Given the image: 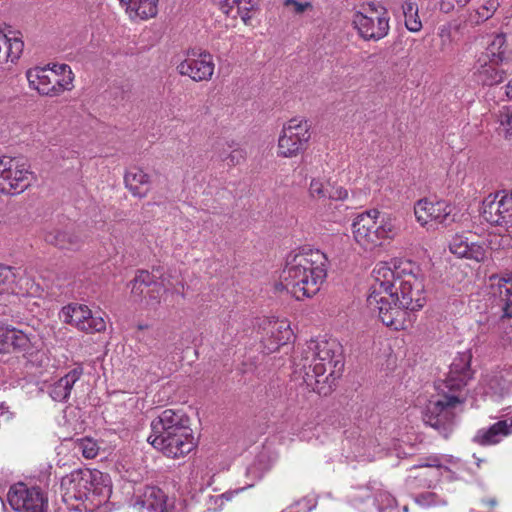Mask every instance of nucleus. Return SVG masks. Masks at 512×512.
Segmentation results:
<instances>
[{
    "instance_id": "obj_1",
    "label": "nucleus",
    "mask_w": 512,
    "mask_h": 512,
    "mask_svg": "<svg viewBox=\"0 0 512 512\" xmlns=\"http://www.w3.org/2000/svg\"><path fill=\"white\" fill-rule=\"evenodd\" d=\"M374 283L368 306L378 310L382 323L395 330L404 328L406 311H418L426 303L424 276L409 260L379 262L372 271Z\"/></svg>"
},
{
    "instance_id": "obj_2",
    "label": "nucleus",
    "mask_w": 512,
    "mask_h": 512,
    "mask_svg": "<svg viewBox=\"0 0 512 512\" xmlns=\"http://www.w3.org/2000/svg\"><path fill=\"white\" fill-rule=\"evenodd\" d=\"M471 360L472 354L469 350L457 354L450 365L447 378L443 381V395L431 399L424 410L425 424L437 430L444 438H448L453 430L455 407L465 400L460 393L472 378Z\"/></svg>"
},
{
    "instance_id": "obj_3",
    "label": "nucleus",
    "mask_w": 512,
    "mask_h": 512,
    "mask_svg": "<svg viewBox=\"0 0 512 512\" xmlns=\"http://www.w3.org/2000/svg\"><path fill=\"white\" fill-rule=\"evenodd\" d=\"M295 365L308 388L318 394H326L323 384L330 387L343 371L342 346L335 339L311 340Z\"/></svg>"
},
{
    "instance_id": "obj_4",
    "label": "nucleus",
    "mask_w": 512,
    "mask_h": 512,
    "mask_svg": "<svg viewBox=\"0 0 512 512\" xmlns=\"http://www.w3.org/2000/svg\"><path fill=\"white\" fill-rule=\"evenodd\" d=\"M328 259L320 250L303 248L288 254L281 279L297 300L316 295L327 277Z\"/></svg>"
},
{
    "instance_id": "obj_5",
    "label": "nucleus",
    "mask_w": 512,
    "mask_h": 512,
    "mask_svg": "<svg viewBox=\"0 0 512 512\" xmlns=\"http://www.w3.org/2000/svg\"><path fill=\"white\" fill-rule=\"evenodd\" d=\"M148 442L165 456L180 458L189 454L196 441L189 418L182 411L166 409L151 422Z\"/></svg>"
},
{
    "instance_id": "obj_6",
    "label": "nucleus",
    "mask_w": 512,
    "mask_h": 512,
    "mask_svg": "<svg viewBox=\"0 0 512 512\" xmlns=\"http://www.w3.org/2000/svg\"><path fill=\"white\" fill-rule=\"evenodd\" d=\"M355 241L365 250L372 251L387 239L397 234V228L390 218L380 216L377 209H372L356 216L352 223Z\"/></svg>"
},
{
    "instance_id": "obj_7",
    "label": "nucleus",
    "mask_w": 512,
    "mask_h": 512,
    "mask_svg": "<svg viewBox=\"0 0 512 512\" xmlns=\"http://www.w3.org/2000/svg\"><path fill=\"white\" fill-rule=\"evenodd\" d=\"M104 475L97 469H76L64 476L61 480V488L64 490L66 500L89 501L94 504L96 497L103 495L106 500L110 489L105 484ZM99 500L96 505L100 504Z\"/></svg>"
},
{
    "instance_id": "obj_8",
    "label": "nucleus",
    "mask_w": 512,
    "mask_h": 512,
    "mask_svg": "<svg viewBox=\"0 0 512 512\" xmlns=\"http://www.w3.org/2000/svg\"><path fill=\"white\" fill-rule=\"evenodd\" d=\"M26 78L41 96L57 97L73 88L74 74L67 64H53L28 69Z\"/></svg>"
},
{
    "instance_id": "obj_9",
    "label": "nucleus",
    "mask_w": 512,
    "mask_h": 512,
    "mask_svg": "<svg viewBox=\"0 0 512 512\" xmlns=\"http://www.w3.org/2000/svg\"><path fill=\"white\" fill-rule=\"evenodd\" d=\"M32 173L21 158L2 156L0 158V192L18 195L31 184Z\"/></svg>"
},
{
    "instance_id": "obj_10",
    "label": "nucleus",
    "mask_w": 512,
    "mask_h": 512,
    "mask_svg": "<svg viewBox=\"0 0 512 512\" xmlns=\"http://www.w3.org/2000/svg\"><path fill=\"white\" fill-rule=\"evenodd\" d=\"M310 125L305 119L293 118L282 130L278 140L279 155L286 158L296 156L306 148L311 137Z\"/></svg>"
},
{
    "instance_id": "obj_11",
    "label": "nucleus",
    "mask_w": 512,
    "mask_h": 512,
    "mask_svg": "<svg viewBox=\"0 0 512 512\" xmlns=\"http://www.w3.org/2000/svg\"><path fill=\"white\" fill-rule=\"evenodd\" d=\"M370 9L371 15L356 12L352 22L362 39L379 41L389 33V17L385 10L378 14L374 5H370Z\"/></svg>"
},
{
    "instance_id": "obj_12",
    "label": "nucleus",
    "mask_w": 512,
    "mask_h": 512,
    "mask_svg": "<svg viewBox=\"0 0 512 512\" xmlns=\"http://www.w3.org/2000/svg\"><path fill=\"white\" fill-rule=\"evenodd\" d=\"M7 497L16 512H44L47 503L40 488L28 487L22 482L12 485Z\"/></svg>"
},
{
    "instance_id": "obj_13",
    "label": "nucleus",
    "mask_w": 512,
    "mask_h": 512,
    "mask_svg": "<svg viewBox=\"0 0 512 512\" xmlns=\"http://www.w3.org/2000/svg\"><path fill=\"white\" fill-rule=\"evenodd\" d=\"M441 464L437 457H429L413 466L405 479V487L410 493H418L422 489H430L441 477Z\"/></svg>"
},
{
    "instance_id": "obj_14",
    "label": "nucleus",
    "mask_w": 512,
    "mask_h": 512,
    "mask_svg": "<svg viewBox=\"0 0 512 512\" xmlns=\"http://www.w3.org/2000/svg\"><path fill=\"white\" fill-rule=\"evenodd\" d=\"M482 216L489 224L512 234V190L509 193L498 192L494 200L485 201Z\"/></svg>"
},
{
    "instance_id": "obj_15",
    "label": "nucleus",
    "mask_w": 512,
    "mask_h": 512,
    "mask_svg": "<svg viewBox=\"0 0 512 512\" xmlns=\"http://www.w3.org/2000/svg\"><path fill=\"white\" fill-rule=\"evenodd\" d=\"M261 343L267 354L277 351L280 346L287 344L293 338V331L286 319L264 318L259 322Z\"/></svg>"
},
{
    "instance_id": "obj_16",
    "label": "nucleus",
    "mask_w": 512,
    "mask_h": 512,
    "mask_svg": "<svg viewBox=\"0 0 512 512\" xmlns=\"http://www.w3.org/2000/svg\"><path fill=\"white\" fill-rule=\"evenodd\" d=\"M215 69L213 56L206 51L188 52L186 58L177 65V71L182 76H188L193 81H208Z\"/></svg>"
},
{
    "instance_id": "obj_17",
    "label": "nucleus",
    "mask_w": 512,
    "mask_h": 512,
    "mask_svg": "<svg viewBox=\"0 0 512 512\" xmlns=\"http://www.w3.org/2000/svg\"><path fill=\"white\" fill-rule=\"evenodd\" d=\"M453 210L454 207L444 200L421 199L414 206L415 217L422 226L429 222L444 226L450 225L455 221V216L452 214Z\"/></svg>"
},
{
    "instance_id": "obj_18",
    "label": "nucleus",
    "mask_w": 512,
    "mask_h": 512,
    "mask_svg": "<svg viewBox=\"0 0 512 512\" xmlns=\"http://www.w3.org/2000/svg\"><path fill=\"white\" fill-rule=\"evenodd\" d=\"M166 493L157 486H145L135 494L133 506L138 512H166Z\"/></svg>"
},
{
    "instance_id": "obj_19",
    "label": "nucleus",
    "mask_w": 512,
    "mask_h": 512,
    "mask_svg": "<svg viewBox=\"0 0 512 512\" xmlns=\"http://www.w3.org/2000/svg\"><path fill=\"white\" fill-rule=\"evenodd\" d=\"M512 434V416L502 419L489 427L477 430L472 441L480 446H491L500 443L503 438Z\"/></svg>"
},
{
    "instance_id": "obj_20",
    "label": "nucleus",
    "mask_w": 512,
    "mask_h": 512,
    "mask_svg": "<svg viewBox=\"0 0 512 512\" xmlns=\"http://www.w3.org/2000/svg\"><path fill=\"white\" fill-rule=\"evenodd\" d=\"M34 283L26 276L17 277L11 267H6L0 272V295L11 294L27 296L31 294Z\"/></svg>"
},
{
    "instance_id": "obj_21",
    "label": "nucleus",
    "mask_w": 512,
    "mask_h": 512,
    "mask_svg": "<svg viewBox=\"0 0 512 512\" xmlns=\"http://www.w3.org/2000/svg\"><path fill=\"white\" fill-rule=\"evenodd\" d=\"M212 150L229 167L240 165L246 160V151L233 140L219 139L213 144Z\"/></svg>"
},
{
    "instance_id": "obj_22",
    "label": "nucleus",
    "mask_w": 512,
    "mask_h": 512,
    "mask_svg": "<svg viewBox=\"0 0 512 512\" xmlns=\"http://www.w3.org/2000/svg\"><path fill=\"white\" fill-rule=\"evenodd\" d=\"M451 253L460 258L475 260L476 262L484 261L486 258V248L475 242H469L467 238L461 235L453 237L449 245Z\"/></svg>"
},
{
    "instance_id": "obj_23",
    "label": "nucleus",
    "mask_w": 512,
    "mask_h": 512,
    "mask_svg": "<svg viewBox=\"0 0 512 512\" xmlns=\"http://www.w3.org/2000/svg\"><path fill=\"white\" fill-rule=\"evenodd\" d=\"M46 243L59 249L77 250L81 247L82 238L72 230L53 228L44 234Z\"/></svg>"
},
{
    "instance_id": "obj_24",
    "label": "nucleus",
    "mask_w": 512,
    "mask_h": 512,
    "mask_svg": "<svg viewBox=\"0 0 512 512\" xmlns=\"http://www.w3.org/2000/svg\"><path fill=\"white\" fill-rule=\"evenodd\" d=\"M501 64L482 61L481 58H478L474 73L476 81L483 86H493L501 83L505 78V71L499 68Z\"/></svg>"
},
{
    "instance_id": "obj_25",
    "label": "nucleus",
    "mask_w": 512,
    "mask_h": 512,
    "mask_svg": "<svg viewBox=\"0 0 512 512\" xmlns=\"http://www.w3.org/2000/svg\"><path fill=\"white\" fill-rule=\"evenodd\" d=\"M159 0H119L122 7L132 20H147L153 18L158 12Z\"/></svg>"
},
{
    "instance_id": "obj_26",
    "label": "nucleus",
    "mask_w": 512,
    "mask_h": 512,
    "mask_svg": "<svg viewBox=\"0 0 512 512\" xmlns=\"http://www.w3.org/2000/svg\"><path fill=\"white\" fill-rule=\"evenodd\" d=\"M83 369L77 367L55 382L49 389V395L54 401L64 402L71 393L74 384L80 379Z\"/></svg>"
},
{
    "instance_id": "obj_27",
    "label": "nucleus",
    "mask_w": 512,
    "mask_h": 512,
    "mask_svg": "<svg viewBox=\"0 0 512 512\" xmlns=\"http://www.w3.org/2000/svg\"><path fill=\"white\" fill-rule=\"evenodd\" d=\"M124 182L130 192L140 198L145 197L150 189L149 175L137 167L126 172Z\"/></svg>"
},
{
    "instance_id": "obj_28",
    "label": "nucleus",
    "mask_w": 512,
    "mask_h": 512,
    "mask_svg": "<svg viewBox=\"0 0 512 512\" xmlns=\"http://www.w3.org/2000/svg\"><path fill=\"white\" fill-rule=\"evenodd\" d=\"M131 293L136 298H142L149 291L150 287H154V290L163 292L164 286L162 283L156 280V277L147 270L137 271L135 277L130 282Z\"/></svg>"
},
{
    "instance_id": "obj_29",
    "label": "nucleus",
    "mask_w": 512,
    "mask_h": 512,
    "mask_svg": "<svg viewBox=\"0 0 512 512\" xmlns=\"http://www.w3.org/2000/svg\"><path fill=\"white\" fill-rule=\"evenodd\" d=\"M24 43L18 37H8L0 29V63L15 62L23 52Z\"/></svg>"
},
{
    "instance_id": "obj_30",
    "label": "nucleus",
    "mask_w": 512,
    "mask_h": 512,
    "mask_svg": "<svg viewBox=\"0 0 512 512\" xmlns=\"http://www.w3.org/2000/svg\"><path fill=\"white\" fill-rule=\"evenodd\" d=\"M90 315V309L86 305L71 303L64 306L60 313L59 318L66 324L75 326L81 331L82 325Z\"/></svg>"
},
{
    "instance_id": "obj_31",
    "label": "nucleus",
    "mask_w": 512,
    "mask_h": 512,
    "mask_svg": "<svg viewBox=\"0 0 512 512\" xmlns=\"http://www.w3.org/2000/svg\"><path fill=\"white\" fill-rule=\"evenodd\" d=\"M506 38L504 34H497L493 37L492 41L488 44L484 52L481 53L479 58L482 61H492L493 63H503L506 56Z\"/></svg>"
},
{
    "instance_id": "obj_32",
    "label": "nucleus",
    "mask_w": 512,
    "mask_h": 512,
    "mask_svg": "<svg viewBox=\"0 0 512 512\" xmlns=\"http://www.w3.org/2000/svg\"><path fill=\"white\" fill-rule=\"evenodd\" d=\"M494 292L503 306L504 316L512 317V279L499 278Z\"/></svg>"
},
{
    "instance_id": "obj_33",
    "label": "nucleus",
    "mask_w": 512,
    "mask_h": 512,
    "mask_svg": "<svg viewBox=\"0 0 512 512\" xmlns=\"http://www.w3.org/2000/svg\"><path fill=\"white\" fill-rule=\"evenodd\" d=\"M402 13L405 20V26L409 31L419 32L422 29L418 5L414 0H406L403 2Z\"/></svg>"
},
{
    "instance_id": "obj_34",
    "label": "nucleus",
    "mask_w": 512,
    "mask_h": 512,
    "mask_svg": "<svg viewBox=\"0 0 512 512\" xmlns=\"http://www.w3.org/2000/svg\"><path fill=\"white\" fill-rule=\"evenodd\" d=\"M29 343V338L23 331L7 326V330L4 336L3 349L13 347L15 349L22 350L28 347Z\"/></svg>"
},
{
    "instance_id": "obj_35",
    "label": "nucleus",
    "mask_w": 512,
    "mask_h": 512,
    "mask_svg": "<svg viewBox=\"0 0 512 512\" xmlns=\"http://www.w3.org/2000/svg\"><path fill=\"white\" fill-rule=\"evenodd\" d=\"M330 181L321 177L312 178L309 184V197L317 201H325L330 196Z\"/></svg>"
},
{
    "instance_id": "obj_36",
    "label": "nucleus",
    "mask_w": 512,
    "mask_h": 512,
    "mask_svg": "<svg viewBox=\"0 0 512 512\" xmlns=\"http://www.w3.org/2000/svg\"><path fill=\"white\" fill-rule=\"evenodd\" d=\"M415 503L423 508L445 506L447 499L434 491L416 492L413 494Z\"/></svg>"
},
{
    "instance_id": "obj_37",
    "label": "nucleus",
    "mask_w": 512,
    "mask_h": 512,
    "mask_svg": "<svg viewBox=\"0 0 512 512\" xmlns=\"http://www.w3.org/2000/svg\"><path fill=\"white\" fill-rule=\"evenodd\" d=\"M74 449L86 459H94L99 453V446L92 438H81L75 442Z\"/></svg>"
},
{
    "instance_id": "obj_38",
    "label": "nucleus",
    "mask_w": 512,
    "mask_h": 512,
    "mask_svg": "<svg viewBox=\"0 0 512 512\" xmlns=\"http://www.w3.org/2000/svg\"><path fill=\"white\" fill-rule=\"evenodd\" d=\"M499 131L507 139H512V108L503 106L497 114Z\"/></svg>"
},
{
    "instance_id": "obj_39",
    "label": "nucleus",
    "mask_w": 512,
    "mask_h": 512,
    "mask_svg": "<svg viewBox=\"0 0 512 512\" xmlns=\"http://www.w3.org/2000/svg\"><path fill=\"white\" fill-rule=\"evenodd\" d=\"M106 329V322L101 316L93 315L90 311L87 319H85L81 331L86 333L102 332Z\"/></svg>"
},
{
    "instance_id": "obj_40",
    "label": "nucleus",
    "mask_w": 512,
    "mask_h": 512,
    "mask_svg": "<svg viewBox=\"0 0 512 512\" xmlns=\"http://www.w3.org/2000/svg\"><path fill=\"white\" fill-rule=\"evenodd\" d=\"M375 503L379 512H392L396 506V499L386 491H380L375 496Z\"/></svg>"
},
{
    "instance_id": "obj_41",
    "label": "nucleus",
    "mask_w": 512,
    "mask_h": 512,
    "mask_svg": "<svg viewBox=\"0 0 512 512\" xmlns=\"http://www.w3.org/2000/svg\"><path fill=\"white\" fill-rule=\"evenodd\" d=\"M500 6L498 0H487L478 10L477 15L482 21H486L493 16Z\"/></svg>"
},
{
    "instance_id": "obj_42",
    "label": "nucleus",
    "mask_w": 512,
    "mask_h": 512,
    "mask_svg": "<svg viewBox=\"0 0 512 512\" xmlns=\"http://www.w3.org/2000/svg\"><path fill=\"white\" fill-rule=\"evenodd\" d=\"M284 5L285 6L292 5L294 7V12L296 14H301L304 11H306L307 9L312 8V4L310 2L301 3V2H298L297 0H285Z\"/></svg>"
},
{
    "instance_id": "obj_43",
    "label": "nucleus",
    "mask_w": 512,
    "mask_h": 512,
    "mask_svg": "<svg viewBox=\"0 0 512 512\" xmlns=\"http://www.w3.org/2000/svg\"><path fill=\"white\" fill-rule=\"evenodd\" d=\"M348 196V192L343 187H333L330 185V196L327 199L330 200H344Z\"/></svg>"
},
{
    "instance_id": "obj_44",
    "label": "nucleus",
    "mask_w": 512,
    "mask_h": 512,
    "mask_svg": "<svg viewBox=\"0 0 512 512\" xmlns=\"http://www.w3.org/2000/svg\"><path fill=\"white\" fill-rule=\"evenodd\" d=\"M233 3H237L238 4V14L240 16V18L242 19V21L245 23V24H248L249 21L251 20L252 18V15L250 13L251 11V8H247V7H240L239 4H240V1L239 0H232Z\"/></svg>"
},
{
    "instance_id": "obj_45",
    "label": "nucleus",
    "mask_w": 512,
    "mask_h": 512,
    "mask_svg": "<svg viewBox=\"0 0 512 512\" xmlns=\"http://www.w3.org/2000/svg\"><path fill=\"white\" fill-rule=\"evenodd\" d=\"M161 293L162 292H158L157 290H154V287H150L149 291L144 296V297L148 298L147 304L148 305L158 304Z\"/></svg>"
},
{
    "instance_id": "obj_46",
    "label": "nucleus",
    "mask_w": 512,
    "mask_h": 512,
    "mask_svg": "<svg viewBox=\"0 0 512 512\" xmlns=\"http://www.w3.org/2000/svg\"><path fill=\"white\" fill-rule=\"evenodd\" d=\"M500 245L502 248H512V234L507 233L501 237Z\"/></svg>"
},
{
    "instance_id": "obj_47",
    "label": "nucleus",
    "mask_w": 512,
    "mask_h": 512,
    "mask_svg": "<svg viewBox=\"0 0 512 512\" xmlns=\"http://www.w3.org/2000/svg\"><path fill=\"white\" fill-rule=\"evenodd\" d=\"M7 330V326L0 325V351L3 350L4 336Z\"/></svg>"
},
{
    "instance_id": "obj_48",
    "label": "nucleus",
    "mask_w": 512,
    "mask_h": 512,
    "mask_svg": "<svg viewBox=\"0 0 512 512\" xmlns=\"http://www.w3.org/2000/svg\"><path fill=\"white\" fill-rule=\"evenodd\" d=\"M506 95L510 100H512V79L506 85Z\"/></svg>"
},
{
    "instance_id": "obj_49",
    "label": "nucleus",
    "mask_w": 512,
    "mask_h": 512,
    "mask_svg": "<svg viewBox=\"0 0 512 512\" xmlns=\"http://www.w3.org/2000/svg\"><path fill=\"white\" fill-rule=\"evenodd\" d=\"M483 503L490 506L491 508L495 507L497 505V501L494 498L483 500Z\"/></svg>"
},
{
    "instance_id": "obj_50",
    "label": "nucleus",
    "mask_w": 512,
    "mask_h": 512,
    "mask_svg": "<svg viewBox=\"0 0 512 512\" xmlns=\"http://www.w3.org/2000/svg\"><path fill=\"white\" fill-rule=\"evenodd\" d=\"M471 0H456L459 7H465Z\"/></svg>"
},
{
    "instance_id": "obj_51",
    "label": "nucleus",
    "mask_w": 512,
    "mask_h": 512,
    "mask_svg": "<svg viewBox=\"0 0 512 512\" xmlns=\"http://www.w3.org/2000/svg\"><path fill=\"white\" fill-rule=\"evenodd\" d=\"M256 464H253L251 465L248 469H247V473L248 474H254L256 472Z\"/></svg>"
}]
</instances>
